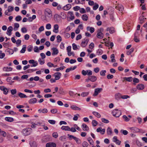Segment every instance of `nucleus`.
<instances>
[{
	"mask_svg": "<svg viewBox=\"0 0 147 147\" xmlns=\"http://www.w3.org/2000/svg\"><path fill=\"white\" fill-rule=\"evenodd\" d=\"M27 85L29 87H33L35 86L36 85V84L34 82H29L27 83Z\"/></svg>",
	"mask_w": 147,
	"mask_h": 147,
	"instance_id": "obj_23",
	"label": "nucleus"
},
{
	"mask_svg": "<svg viewBox=\"0 0 147 147\" xmlns=\"http://www.w3.org/2000/svg\"><path fill=\"white\" fill-rule=\"evenodd\" d=\"M92 74V72L90 70H87V75L89 76H91Z\"/></svg>",
	"mask_w": 147,
	"mask_h": 147,
	"instance_id": "obj_56",
	"label": "nucleus"
},
{
	"mask_svg": "<svg viewBox=\"0 0 147 147\" xmlns=\"http://www.w3.org/2000/svg\"><path fill=\"white\" fill-rule=\"evenodd\" d=\"M53 32L55 33H57L59 32V26L57 24H55L54 26Z\"/></svg>",
	"mask_w": 147,
	"mask_h": 147,
	"instance_id": "obj_22",
	"label": "nucleus"
},
{
	"mask_svg": "<svg viewBox=\"0 0 147 147\" xmlns=\"http://www.w3.org/2000/svg\"><path fill=\"white\" fill-rule=\"evenodd\" d=\"M71 108L72 109L75 110H81V109L80 108L77 107L76 105H72L71 106Z\"/></svg>",
	"mask_w": 147,
	"mask_h": 147,
	"instance_id": "obj_30",
	"label": "nucleus"
},
{
	"mask_svg": "<svg viewBox=\"0 0 147 147\" xmlns=\"http://www.w3.org/2000/svg\"><path fill=\"white\" fill-rule=\"evenodd\" d=\"M61 16L57 14L55 15L54 19L55 21L59 22L61 19Z\"/></svg>",
	"mask_w": 147,
	"mask_h": 147,
	"instance_id": "obj_13",
	"label": "nucleus"
},
{
	"mask_svg": "<svg viewBox=\"0 0 147 147\" xmlns=\"http://www.w3.org/2000/svg\"><path fill=\"white\" fill-rule=\"evenodd\" d=\"M101 120L102 122L105 123H108L109 122V121L105 118H102Z\"/></svg>",
	"mask_w": 147,
	"mask_h": 147,
	"instance_id": "obj_53",
	"label": "nucleus"
},
{
	"mask_svg": "<svg viewBox=\"0 0 147 147\" xmlns=\"http://www.w3.org/2000/svg\"><path fill=\"white\" fill-rule=\"evenodd\" d=\"M90 79V81L92 82H95L97 80V78L96 76H89Z\"/></svg>",
	"mask_w": 147,
	"mask_h": 147,
	"instance_id": "obj_20",
	"label": "nucleus"
},
{
	"mask_svg": "<svg viewBox=\"0 0 147 147\" xmlns=\"http://www.w3.org/2000/svg\"><path fill=\"white\" fill-rule=\"evenodd\" d=\"M102 90V88H97L94 90V92L93 94V96H96L98 94L100 93Z\"/></svg>",
	"mask_w": 147,
	"mask_h": 147,
	"instance_id": "obj_5",
	"label": "nucleus"
},
{
	"mask_svg": "<svg viewBox=\"0 0 147 147\" xmlns=\"http://www.w3.org/2000/svg\"><path fill=\"white\" fill-rule=\"evenodd\" d=\"M144 85L142 84H139L137 86V88L140 90H142L144 88Z\"/></svg>",
	"mask_w": 147,
	"mask_h": 147,
	"instance_id": "obj_25",
	"label": "nucleus"
},
{
	"mask_svg": "<svg viewBox=\"0 0 147 147\" xmlns=\"http://www.w3.org/2000/svg\"><path fill=\"white\" fill-rule=\"evenodd\" d=\"M68 13L71 16V17L69 18L71 20H72L74 19L75 18V17L74 15L73 12L72 11H69L68 12Z\"/></svg>",
	"mask_w": 147,
	"mask_h": 147,
	"instance_id": "obj_36",
	"label": "nucleus"
},
{
	"mask_svg": "<svg viewBox=\"0 0 147 147\" xmlns=\"http://www.w3.org/2000/svg\"><path fill=\"white\" fill-rule=\"evenodd\" d=\"M38 111L40 113H46L48 112V110L46 109H40L38 110Z\"/></svg>",
	"mask_w": 147,
	"mask_h": 147,
	"instance_id": "obj_26",
	"label": "nucleus"
},
{
	"mask_svg": "<svg viewBox=\"0 0 147 147\" xmlns=\"http://www.w3.org/2000/svg\"><path fill=\"white\" fill-rule=\"evenodd\" d=\"M105 129H102L101 127H99L98 128L96 129V131L97 132H100L101 134L102 135L104 134L105 132Z\"/></svg>",
	"mask_w": 147,
	"mask_h": 147,
	"instance_id": "obj_10",
	"label": "nucleus"
},
{
	"mask_svg": "<svg viewBox=\"0 0 147 147\" xmlns=\"http://www.w3.org/2000/svg\"><path fill=\"white\" fill-rule=\"evenodd\" d=\"M72 145L69 142H66L63 145V147H71Z\"/></svg>",
	"mask_w": 147,
	"mask_h": 147,
	"instance_id": "obj_17",
	"label": "nucleus"
},
{
	"mask_svg": "<svg viewBox=\"0 0 147 147\" xmlns=\"http://www.w3.org/2000/svg\"><path fill=\"white\" fill-rule=\"evenodd\" d=\"M140 23V24H142L146 20V18H145L143 16H141L139 18Z\"/></svg>",
	"mask_w": 147,
	"mask_h": 147,
	"instance_id": "obj_11",
	"label": "nucleus"
},
{
	"mask_svg": "<svg viewBox=\"0 0 147 147\" xmlns=\"http://www.w3.org/2000/svg\"><path fill=\"white\" fill-rule=\"evenodd\" d=\"M26 45H23V47L20 51V52L21 53H24L26 51Z\"/></svg>",
	"mask_w": 147,
	"mask_h": 147,
	"instance_id": "obj_39",
	"label": "nucleus"
},
{
	"mask_svg": "<svg viewBox=\"0 0 147 147\" xmlns=\"http://www.w3.org/2000/svg\"><path fill=\"white\" fill-rule=\"evenodd\" d=\"M115 8L121 12H122L124 9L123 6L121 5H118L115 7Z\"/></svg>",
	"mask_w": 147,
	"mask_h": 147,
	"instance_id": "obj_8",
	"label": "nucleus"
},
{
	"mask_svg": "<svg viewBox=\"0 0 147 147\" xmlns=\"http://www.w3.org/2000/svg\"><path fill=\"white\" fill-rule=\"evenodd\" d=\"M14 26L13 30L15 31H16L17 30V29L19 27V24L18 23H15L14 24Z\"/></svg>",
	"mask_w": 147,
	"mask_h": 147,
	"instance_id": "obj_40",
	"label": "nucleus"
},
{
	"mask_svg": "<svg viewBox=\"0 0 147 147\" xmlns=\"http://www.w3.org/2000/svg\"><path fill=\"white\" fill-rule=\"evenodd\" d=\"M88 145V143L85 141H84L83 143V147H87Z\"/></svg>",
	"mask_w": 147,
	"mask_h": 147,
	"instance_id": "obj_59",
	"label": "nucleus"
},
{
	"mask_svg": "<svg viewBox=\"0 0 147 147\" xmlns=\"http://www.w3.org/2000/svg\"><path fill=\"white\" fill-rule=\"evenodd\" d=\"M52 136L55 138H57L58 136V135L57 132H54L52 134Z\"/></svg>",
	"mask_w": 147,
	"mask_h": 147,
	"instance_id": "obj_62",
	"label": "nucleus"
},
{
	"mask_svg": "<svg viewBox=\"0 0 147 147\" xmlns=\"http://www.w3.org/2000/svg\"><path fill=\"white\" fill-rule=\"evenodd\" d=\"M45 20H47L48 18L51 19L52 17V13L51 10L48 8L45 9Z\"/></svg>",
	"mask_w": 147,
	"mask_h": 147,
	"instance_id": "obj_1",
	"label": "nucleus"
},
{
	"mask_svg": "<svg viewBox=\"0 0 147 147\" xmlns=\"http://www.w3.org/2000/svg\"><path fill=\"white\" fill-rule=\"evenodd\" d=\"M30 144L31 147H36L37 145L35 142L32 141L30 142Z\"/></svg>",
	"mask_w": 147,
	"mask_h": 147,
	"instance_id": "obj_31",
	"label": "nucleus"
},
{
	"mask_svg": "<svg viewBox=\"0 0 147 147\" xmlns=\"http://www.w3.org/2000/svg\"><path fill=\"white\" fill-rule=\"evenodd\" d=\"M89 94V92H83L81 94V96L83 97H85L87 96Z\"/></svg>",
	"mask_w": 147,
	"mask_h": 147,
	"instance_id": "obj_51",
	"label": "nucleus"
},
{
	"mask_svg": "<svg viewBox=\"0 0 147 147\" xmlns=\"http://www.w3.org/2000/svg\"><path fill=\"white\" fill-rule=\"evenodd\" d=\"M32 131V129L30 128H27L24 129L23 130V133L25 136L30 135Z\"/></svg>",
	"mask_w": 147,
	"mask_h": 147,
	"instance_id": "obj_2",
	"label": "nucleus"
},
{
	"mask_svg": "<svg viewBox=\"0 0 147 147\" xmlns=\"http://www.w3.org/2000/svg\"><path fill=\"white\" fill-rule=\"evenodd\" d=\"M5 120L7 121L11 122L14 121V119L13 118L11 117H6L5 118Z\"/></svg>",
	"mask_w": 147,
	"mask_h": 147,
	"instance_id": "obj_32",
	"label": "nucleus"
},
{
	"mask_svg": "<svg viewBox=\"0 0 147 147\" xmlns=\"http://www.w3.org/2000/svg\"><path fill=\"white\" fill-rule=\"evenodd\" d=\"M61 128L62 129L65 131H69L70 129V127L68 126H63Z\"/></svg>",
	"mask_w": 147,
	"mask_h": 147,
	"instance_id": "obj_34",
	"label": "nucleus"
},
{
	"mask_svg": "<svg viewBox=\"0 0 147 147\" xmlns=\"http://www.w3.org/2000/svg\"><path fill=\"white\" fill-rule=\"evenodd\" d=\"M74 140L76 141L77 144H79L81 142L80 140L76 137H75V138L74 139Z\"/></svg>",
	"mask_w": 147,
	"mask_h": 147,
	"instance_id": "obj_42",
	"label": "nucleus"
},
{
	"mask_svg": "<svg viewBox=\"0 0 147 147\" xmlns=\"http://www.w3.org/2000/svg\"><path fill=\"white\" fill-rule=\"evenodd\" d=\"M92 123L93 126L95 127L98 124L96 120H92Z\"/></svg>",
	"mask_w": 147,
	"mask_h": 147,
	"instance_id": "obj_49",
	"label": "nucleus"
},
{
	"mask_svg": "<svg viewBox=\"0 0 147 147\" xmlns=\"http://www.w3.org/2000/svg\"><path fill=\"white\" fill-rule=\"evenodd\" d=\"M107 134L109 135H111L112 133V131L111 129L109 127H108L107 128Z\"/></svg>",
	"mask_w": 147,
	"mask_h": 147,
	"instance_id": "obj_44",
	"label": "nucleus"
},
{
	"mask_svg": "<svg viewBox=\"0 0 147 147\" xmlns=\"http://www.w3.org/2000/svg\"><path fill=\"white\" fill-rule=\"evenodd\" d=\"M58 92L59 94H63L65 93V91L62 87H60L59 89Z\"/></svg>",
	"mask_w": 147,
	"mask_h": 147,
	"instance_id": "obj_27",
	"label": "nucleus"
},
{
	"mask_svg": "<svg viewBox=\"0 0 147 147\" xmlns=\"http://www.w3.org/2000/svg\"><path fill=\"white\" fill-rule=\"evenodd\" d=\"M71 5L70 4H68L64 6L63 9L65 10H67L69 9L71 7Z\"/></svg>",
	"mask_w": 147,
	"mask_h": 147,
	"instance_id": "obj_18",
	"label": "nucleus"
},
{
	"mask_svg": "<svg viewBox=\"0 0 147 147\" xmlns=\"http://www.w3.org/2000/svg\"><path fill=\"white\" fill-rule=\"evenodd\" d=\"M53 76L55 77V79L58 80L60 78L61 74L59 72H56L54 74Z\"/></svg>",
	"mask_w": 147,
	"mask_h": 147,
	"instance_id": "obj_7",
	"label": "nucleus"
},
{
	"mask_svg": "<svg viewBox=\"0 0 147 147\" xmlns=\"http://www.w3.org/2000/svg\"><path fill=\"white\" fill-rule=\"evenodd\" d=\"M36 102V98H34L28 101V102L30 104H32L35 103Z\"/></svg>",
	"mask_w": 147,
	"mask_h": 147,
	"instance_id": "obj_24",
	"label": "nucleus"
},
{
	"mask_svg": "<svg viewBox=\"0 0 147 147\" xmlns=\"http://www.w3.org/2000/svg\"><path fill=\"white\" fill-rule=\"evenodd\" d=\"M133 84L134 85H136V83H139L140 81L138 79L136 78H133Z\"/></svg>",
	"mask_w": 147,
	"mask_h": 147,
	"instance_id": "obj_29",
	"label": "nucleus"
},
{
	"mask_svg": "<svg viewBox=\"0 0 147 147\" xmlns=\"http://www.w3.org/2000/svg\"><path fill=\"white\" fill-rule=\"evenodd\" d=\"M19 96L21 98H27L28 96L25 94L22 93L20 92L18 94Z\"/></svg>",
	"mask_w": 147,
	"mask_h": 147,
	"instance_id": "obj_35",
	"label": "nucleus"
},
{
	"mask_svg": "<svg viewBox=\"0 0 147 147\" xmlns=\"http://www.w3.org/2000/svg\"><path fill=\"white\" fill-rule=\"evenodd\" d=\"M106 72V71L105 70H102L100 72V75L102 76H105V73Z\"/></svg>",
	"mask_w": 147,
	"mask_h": 147,
	"instance_id": "obj_54",
	"label": "nucleus"
},
{
	"mask_svg": "<svg viewBox=\"0 0 147 147\" xmlns=\"http://www.w3.org/2000/svg\"><path fill=\"white\" fill-rule=\"evenodd\" d=\"M109 31L110 34H112L114 32V28L112 27H111Z\"/></svg>",
	"mask_w": 147,
	"mask_h": 147,
	"instance_id": "obj_63",
	"label": "nucleus"
},
{
	"mask_svg": "<svg viewBox=\"0 0 147 147\" xmlns=\"http://www.w3.org/2000/svg\"><path fill=\"white\" fill-rule=\"evenodd\" d=\"M80 7L78 6H76L73 7V9L75 11H78L80 9Z\"/></svg>",
	"mask_w": 147,
	"mask_h": 147,
	"instance_id": "obj_57",
	"label": "nucleus"
},
{
	"mask_svg": "<svg viewBox=\"0 0 147 147\" xmlns=\"http://www.w3.org/2000/svg\"><path fill=\"white\" fill-rule=\"evenodd\" d=\"M66 139V136H61L59 138V140L62 141H65Z\"/></svg>",
	"mask_w": 147,
	"mask_h": 147,
	"instance_id": "obj_50",
	"label": "nucleus"
},
{
	"mask_svg": "<svg viewBox=\"0 0 147 147\" xmlns=\"http://www.w3.org/2000/svg\"><path fill=\"white\" fill-rule=\"evenodd\" d=\"M13 27L11 26H9L7 28V34L9 36L11 34V32L13 30Z\"/></svg>",
	"mask_w": 147,
	"mask_h": 147,
	"instance_id": "obj_12",
	"label": "nucleus"
},
{
	"mask_svg": "<svg viewBox=\"0 0 147 147\" xmlns=\"http://www.w3.org/2000/svg\"><path fill=\"white\" fill-rule=\"evenodd\" d=\"M132 132L134 133H137L140 132V129L138 128L134 127L130 128Z\"/></svg>",
	"mask_w": 147,
	"mask_h": 147,
	"instance_id": "obj_9",
	"label": "nucleus"
},
{
	"mask_svg": "<svg viewBox=\"0 0 147 147\" xmlns=\"http://www.w3.org/2000/svg\"><path fill=\"white\" fill-rule=\"evenodd\" d=\"M53 51V53H52V55H53L57 54L59 53V51L55 47L53 48L52 49Z\"/></svg>",
	"mask_w": 147,
	"mask_h": 147,
	"instance_id": "obj_14",
	"label": "nucleus"
},
{
	"mask_svg": "<svg viewBox=\"0 0 147 147\" xmlns=\"http://www.w3.org/2000/svg\"><path fill=\"white\" fill-rule=\"evenodd\" d=\"M57 42H60L62 40V38L59 35H58L57 37Z\"/></svg>",
	"mask_w": 147,
	"mask_h": 147,
	"instance_id": "obj_43",
	"label": "nucleus"
},
{
	"mask_svg": "<svg viewBox=\"0 0 147 147\" xmlns=\"http://www.w3.org/2000/svg\"><path fill=\"white\" fill-rule=\"evenodd\" d=\"M99 5L97 4H95L93 7V9L94 10H95L97 9Z\"/></svg>",
	"mask_w": 147,
	"mask_h": 147,
	"instance_id": "obj_64",
	"label": "nucleus"
},
{
	"mask_svg": "<svg viewBox=\"0 0 147 147\" xmlns=\"http://www.w3.org/2000/svg\"><path fill=\"white\" fill-rule=\"evenodd\" d=\"M34 51L35 52H39V51L38 47L37 46H35L34 47Z\"/></svg>",
	"mask_w": 147,
	"mask_h": 147,
	"instance_id": "obj_61",
	"label": "nucleus"
},
{
	"mask_svg": "<svg viewBox=\"0 0 147 147\" xmlns=\"http://www.w3.org/2000/svg\"><path fill=\"white\" fill-rule=\"evenodd\" d=\"M38 61L39 63L41 65H43L45 63L44 60H42L41 58H39L38 60Z\"/></svg>",
	"mask_w": 147,
	"mask_h": 147,
	"instance_id": "obj_52",
	"label": "nucleus"
},
{
	"mask_svg": "<svg viewBox=\"0 0 147 147\" xmlns=\"http://www.w3.org/2000/svg\"><path fill=\"white\" fill-rule=\"evenodd\" d=\"M0 89L1 90L3 91V93L5 94H7L8 92V89L7 88H5L3 86V87H0Z\"/></svg>",
	"mask_w": 147,
	"mask_h": 147,
	"instance_id": "obj_19",
	"label": "nucleus"
},
{
	"mask_svg": "<svg viewBox=\"0 0 147 147\" xmlns=\"http://www.w3.org/2000/svg\"><path fill=\"white\" fill-rule=\"evenodd\" d=\"M113 116L117 117H119L121 114V111L118 109H115L113 110L112 112Z\"/></svg>",
	"mask_w": 147,
	"mask_h": 147,
	"instance_id": "obj_3",
	"label": "nucleus"
},
{
	"mask_svg": "<svg viewBox=\"0 0 147 147\" xmlns=\"http://www.w3.org/2000/svg\"><path fill=\"white\" fill-rule=\"evenodd\" d=\"M0 134L4 137H5L6 136V133L4 131L1 130L0 129Z\"/></svg>",
	"mask_w": 147,
	"mask_h": 147,
	"instance_id": "obj_47",
	"label": "nucleus"
},
{
	"mask_svg": "<svg viewBox=\"0 0 147 147\" xmlns=\"http://www.w3.org/2000/svg\"><path fill=\"white\" fill-rule=\"evenodd\" d=\"M48 122L51 124H54L55 123V121L53 120H48Z\"/></svg>",
	"mask_w": 147,
	"mask_h": 147,
	"instance_id": "obj_55",
	"label": "nucleus"
},
{
	"mask_svg": "<svg viewBox=\"0 0 147 147\" xmlns=\"http://www.w3.org/2000/svg\"><path fill=\"white\" fill-rule=\"evenodd\" d=\"M139 35V33L137 31L135 32L134 34V41L136 42H140Z\"/></svg>",
	"mask_w": 147,
	"mask_h": 147,
	"instance_id": "obj_4",
	"label": "nucleus"
},
{
	"mask_svg": "<svg viewBox=\"0 0 147 147\" xmlns=\"http://www.w3.org/2000/svg\"><path fill=\"white\" fill-rule=\"evenodd\" d=\"M92 113L96 117L98 118H100L101 117L100 115L99 114L98 112L94 111L92 112Z\"/></svg>",
	"mask_w": 147,
	"mask_h": 147,
	"instance_id": "obj_37",
	"label": "nucleus"
},
{
	"mask_svg": "<svg viewBox=\"0 0 147 147\" xmlns=\"http://www.w3.org/2000/svg\"><path fill=\"white\" fill-rule=\"evenodd\" d=\"M65 67L64 66H62V67H59V68H56L55 69V70L56 71H59L60 70H63L65 68Z\"/></svg>",
	"mask_w": 147,
	"mask_h": 147,
	"instance_id": "obj_41",
	"label": "nucleus"
},
{
	"mask_svg": "<svg viewBox=\"0 0 147 147\" xmlns=\"http://www.w3.org/2000/svg\"><path fill=\"white\" fill-rule=\"evenodd\" d=\"M97 34L96 35L97 37L99 38H102L103 37V34L100 31H97Z\"/></svg>",
	"mask_w": 147,
	"mask_h": 147,
	"instance_id": "obj_15",
	"label": "nucleus"
},
{
	"mask_svg": "<svg viewBox=\"0 0 147 147\" xmlns=\"http://www.w3.org/2000/svg\"><path fill=\"white\" fill-rule=\"evenodd\" d=\"M134 49L133 48H131L129 50V56L130 55L131 57H132L134 55V54H131V53L134 51Z\"/></svg>",
	"mask_w": 147,
	"mask_h": 147,
	"instance_id": "obj_38",
	"label": "nucleus"
},
{
	"mask_svg": "<svg viewBox=\"0 0 147 147\" xmlns=\"http://www.w3.org/2000/svg\"><path fill=\"white\" fill-rule=\"evenodd\" d=\"M89 40L87 38H85L84 41H82L81 43V46L83 47H85L87 45Z\"/></svg>",
	"mask_w": 147,
	"mask_h": 147,
	"instance_id": "obj_6",
	"label": "nucleus"
},
{
	"mask_svg": "<svg viewBox=\"0 0 147 147\" xmlns=\"http://www.w3.org/2000/svg\"><path fill=\"white\" fill-rule=\"evenodd\" d=\"M82 18L84 21H86L88 19V17L87 15L84 14L82 16Z\"/></svg>",
	"mask_w": 147,
	"mask_h": 147,
	"instance_id": "obj_33",
	"label": "nucleus"
},
{
	"mask_svg": "<svg viewBox=\"0 0 147 147\" xmlns=\"http://www.w3.org/2000/svg\"><path fill=\"white\" fill-rule=\"evenodd\" d=\"M8 11H9V12H11L13 11V10L14 9V8L13 7L11 6H9L8 7Z\"/></svg>",
	"mask_w": 147,
	"mask_h": 147,
	"instance_id": "obj_46",
	"label": "nucleus"
},
{
	"mask_svg": "<svg viewBox=\"0 0 147 147\" xmlns=\"http://www.w3.org/2000/svg\"><path fill=\"white\" fill-rule=\"evenodd\" d=\"M72 48L74 50H76L78 49L77 47V45L75 43L72 44Z\"/></svg>",
	"mask_w": 147,
	"mask_h": 147,
	"instance_id": "obj_48",
	"label": "nucleus"
},
{
	"mask_svg": "<svg viewBox=\"0 0 147 147\" xmlns=\"http://www.w3.org/2000/svg\"><path fill=\"white\" fill-rule=\"evenodd\" d=\"M56 144L53 142H49L46 144V147H56Z\"/></svg>",
	"mask_w": 147,
	"mask_h": 147,
	"instance_id": "obj_16",
	"label": "nucleus"
},
{
	"mask_svg": "<svg viewBox=\"0 0 147 147\" xmlns=\"http://www.w3.org/2000/svg\"><path fill=\"white\" fill-rule=\"evenodd\" d=\"M80 12L81 13H86V11L84 8H80Z\"/></svg>",
	"mask_w": 147,
	"mask_h": 147,
	"instance_id": "obj_60",
	"label": "nucleus"
},
{
	"mask_svg": "<svg viewBox=\"0 0 147 147\" xmlns=\"http://www.w3.org/2000/svg\"><path fill=\"white\" fill-rule=\"evenodd\" d=\"M22 17L20 16H17L15 20L17 21H20L22 20Z\"/></svg>",
	"mask_w": 147,
	"mask_h": 147,
	"instance_id": "obj_45",
	"label": "nucleus"
},
{
	"mask_svg": "<svg viewBox=\"0 0 147 147\" xmlns=\"http://www.w3.org/2000/svg\"><path fill=\"white\" fill-rule=\"evenodd\" d=\"M51 112L53 114L57 113V109H53L51 111Z\"/></svg>",
	"mask_w": 147,
	"mask_h": 147,
	"instance_id": "obj_58",
	"label": "nucleus"
},
{
	"mask_svg": "<svg viewBox=\"0 0 147 147\" xmlns=\"http://www.w3.org/2000/svg\"><path fill=\"white\" fill-rule=\"evenodd\" d=\"M3 70L4 71H11L12 70V68L11 67H5L3 68Z\"/></svg>",
	"mask_w": 147,
	"mask_h": 147,
	"instance_id": "obj_28",
	"label": "nucleus"
},
{
	"mask_svg": "<svg viewBox=\"0 0 147 147\" xmlns=\"http://www.w3.org/2000/svg\"><path fill=\"white\" fill-rule=\"evenodd\" d=\"M82 127L84 131H88L89 130L88 127L85 123L82 124Z\"/></svg>",
	"mask_w": 147,
	"mask_h": 147,
	"instance_id": "obj_21",
	"label": "nucleus"
}]
</instances>
